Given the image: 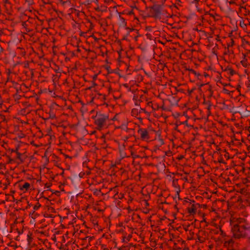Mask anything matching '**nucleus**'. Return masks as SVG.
Here are the masks:
<instances>
[{"label": "nucleus", "mask_w": 250, "mask_h": 250, "mask_svg": "<svg viewBox=\"0 0 250 250\" xmlns=\"http://www.w3.org/2000/svg\"><path fill=\"white\" fill-rule=\"evenodd\" d=\"M108 119L107 116L104 115H100L96 117L95 120L96 124L100 128L102 127L105 122Z\"/></svg>", "instance_id": "obj_2"}, {"label": "nucleus", "mask_w": 250, "mask_h": 250, "mask_svg": "<svg viewBox=\"0 0 250 250\" xmlns=\"http://www.w3.org/2000/svg\"><path fill=\"white\" fill-rule=\"evenodd\" d=\"M189 212L190 213H192V212H195V209L194 208H191L189 210Z\"/></svg>", "instance_id": "obj_5"}, {"label": "nucleus", "mask_w": 250, "mask_h": 250, "mask_svg": "<svg viewBox=\"0 0 250 250\" xmlns=\"http://www.w3.org/2000/svg\"><path fill=\"white\" fill-rule=\"evenodd\" d=\"M141 137L143 140H148L149 139L148 131L146 129H141L139 131Z\"/></svg>", "instance_id": "obj_3"}, {"label": "nucleus", "mask_w": 250, "mask_h": 250, "mask_svg": "<svg viewBox=\"0 0 250 250\" xmlns=\"http://www.w3.org/2000/svg\"><path fill=\"white\" fill-rule=\"evenodd\" d=\"M30 187V184L28 183H24L22 185H20V189L23 192L25 193L27 191Z\"/></svg>", "instance_id": "obj_4"}, {"label": "nucleus", "mask_w": 250, "mask_h": 250, "mask_svg": "<svg viewBox=\"0 0 250 250\" xmlns=\"http://www.w3.org/2000/svg\"><path fill=\"white\" fill-rule=\"evenodd\" d=\"M232 225L233 226L232 228V232L233 233V236L236 238H238L242 236L244 233L243 225L237 224H233V219L231 220Z\"/></svg>", "instance_id": "obj_1"}]
</instances>
